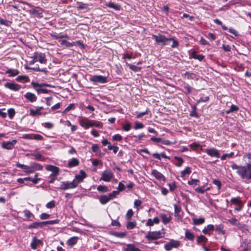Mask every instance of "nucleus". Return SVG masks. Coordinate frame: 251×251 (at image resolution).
Returning <instances> with one entry per match:
<instances>
[{
	"label": "nucleus",
	"instance_id": "obj_28",
	"mask_svg": "<svg viewBox=\"0 0 251 251\" xmlns=\"http://www.w3.org/2000/svg\"><path fill=\"white\" fill-rule=\"evenodd\" d=\"M160 217L162 219L163 223L164 224H168L172 219L171 216H167L166 214H161L160 215Z\"/></svg>",
	"mask_w": 251,
	"mask_h": 251
},
{
	"label": "nucleus",
	"instance_id": "obj_24",
	"mask_svg": "<svg viewBox=\"0 0 251 251\" xmlns=\"http://www.w3.org/2000/svg\"><path fill=\"white\" fill-rule=\"evenodd\" d=\"M78 240V237L76 236H74L73 237L70 238L67 242V244L68 246L70 247H73L75 245Z\"/></svg>",
	"mask_w": 251,
	"mask_h": 251
},
{
	"label": "nucleus",
	"instance_id": "obj_32",
	"mask_svg": "<svg viewBox=\"0 0 251 251\" xmlns=\"http://www.w3.org/2000/svg\"><path fill=\"white\" fill-rule=\"evenodd\" d=\"M185 236L186 239L191 241H193L195 238V236L193 233L188 230H186L185 232Z\"/></svg>",
	"mask_w": 251,
	"mask_h": 251
},
{
	"label": "nucleus",
	"instance_id": "obj_44",
	"mask_svg": "<svg viewBox=\"0 0 251 251\" xmlns=\"http://www.w3.org/2000/svg\"><path fill=\"white\" fill-rule=\"evenodd\" d=\"M207 184V183H206V184L203 185L202 186H200V187H198L197 188H196V189H195L196 192H197V193H200V194L204 193V192L205 191V187Z\"/></svg>",
	"mask_w": 251,
	"mask_h": 251
},
{
	"label": "nucleus",
	"instance_id": "obj_43",
	"mask_svg": "<svg viewBox=\"0 0 251 251\" xmlns=\"http://www.w3.org/2000/svg\"><path fill=\"white\" fill-rule=\"evenodd\" d=\"M127 66L129 67L130 70L135 72H138L141 69V67H138L131 64H128Z\"/></svg>",
	"mask_w": 251,
	"mask_h": 251
},
{
	"label": "nucleus",
	"instance_id": "obj_55",
	"mask_svg": "<svg viewBox=\"0 0 251 251\" xmlns=\"http://www.w3.org/2000/svg\"><path fill=\"white\" fill-rule=\"evenodd\" d=\"M212 183L217 186L218 190H220L221 188L222 183L219 180L213 179Z\"/></svg>",
	"mask_w": 251,
	"mask_h": 251
},
{
	"label": "nucleus",
	"instance_id": "obj_58",
	"mask_svg": "<svg viewBox=\"0 0 251 251\" xmlns=\"http://www.w3.org/2000/svg\"><path fill=\"white\" fill-rule=\"evenodd\" d=\"M7 112H8L9 117L11 119H12L13 118V117L14 116V115H15V113L14 109H13V108L9 109L8 110Z\"/></svg>",
	"mask_w": 251,
	"mask_h": 251
},
{
	"label": "nucleus",
	"instance_id": "obj_17",
	"mask_svg": "<svg viewBox=\"0 0 251 251\" xmlns=\"http://www.w3.org/2000/svg\"><path fill=\"white\" fill-rule=\"evenodd\" d=\"M16 165L17 167L23 169L26 174H30L32 173V171L30 168V165L27 166L26 165L21 164L20 163H17Z\"/></svg>",
	"mask_w": 251,
	"mask_h": 251
},
{
	"label": "nucleus",
	"instance_id": "obj_1",
	"mask_svg": "<svg viewBox=\"0 0 251 251\" xmlns=\"http://www.w3.org/2000/svg\"><path fill=\"white\" fill-rule=\"evenodd\" d=\"M233 170H236V173L241 178L245 180L251 179V164L248 163L246 166H238L233 163L231 166Z\"/></svg>",
	"mask_w": 251,
	"mask_h": 251
},
{
	"label": "nucleus",
	"instance_id": "obj_31",
	"mask_svg": "<svg viewBox=\"0 0 251 251\" xmlns=\"http://www.w3.org/2000/svg\"><path fill=\"white\" fill-rule=\"evenodd\" d=\"M106 6L116 10H119L121 9V6L120 5L115 4L112 2H110L106 4Z\"/></svg>",
	"mask_w": 251,
	"mask_h": 251
},
{
	"label": "nucleus",
	"instance_id": "obj_26",
	"mask_svg": "<svg viewBox=\"0 0 251 251\" xmlns=\"http://www.w3.org/2000/svg\"><path fill=\"white\" fill-rule=\"evenodd\" d=\"M160 222L159 219L158 217H155L153 219H148L147 223V226H152L154 224H158Z\"/></svg>",
	"mask_w": 251,
	"mask_h": 251
},
{
	"label": "nucleus",
	"instance_id": "obj_63",
	"mask_svg": "<svg viewBox=\"0 0 251 251\" xmlns=\"http://www.w3.org/2000/svg\"><path fill=\"white\" fill-rule=\"evenodd\" d=\"M130 128L131 125L129 123H127L123 125V129L126 131H129L130 129Z\"/></svg>",
	"mask_w": 251,
	"mask_h": 251
},
{
	"label": "nucleus",
	"instance_id": "obj_48",
	"mask_svg": "<svg viewBox=\"0 0 251 251\" xmlns=\"http://www.w3.org/2000/svg\"><path fill=\"white\" fill-rule=\"evenodd\" d=\"M61 45L65 46L67 47H71L74 46V44L70 43L65 40H63L61 41Z\"/></svg>",
	"mask_w": 251,
	"mask_h": 251
},
{
	"label": "nucleus",
	"instance_id": "obj_6",
	"mask_svg": "<svg viewBox=\"0 0 251 251\" xmlns=\"http://www.w3.org/2000/svg\"><path fill=\"white\" fill-rule=\"evenodd\" d=\"M180 245V242L179 241L172 239L164 245V248L167 251H170L173 248H178Z\"/></svg>",
	"mask_w": 251,
	"mask_h": 251
},
{
	"label": "nucleus",
	"instance_id": "obj_46",
	"mask_svg": "<svg viewBox=\"0 0 251 251\" xmlns=\"http://www.w3.org/2000/svg\"><path fill=\"white\" fill-rule=\"evenodd\" d=\"M238 109H239V108L236 105H234V104H232L230 106V109L226 111V113L227 114H229V113H230L231 112L236 111Z\"/></svg>",
	"mask_w": 251,
	"mask_h": 251
},
{
	"label": "nucleus",
	"instance_id": "obj_21",
	"mask_svg": "<svg viewBox=\"0 0 251 251\" xmlns=\"http://www.w3.org/2000/svg\"><path fill=\"white\" fill-rule=\"evenodd\" d=\"M79 164V161L76 158H73L69 161L68 166L70 168H72L78 166Z\"/></svg>",
	"mask_w": 251,
	"mask_h": 251
},
{
	"label": "nucleus",
	"instance_id": "obj_40",
	"mask_svg": "<svg viewBox=\"0 0 251 251\" xmlns=\"http://www.w3.org/2000/svg\"><path fill=\"white\" fill-rule=\"evenodd\" d=\"M191 171L189 167H187L184 170L181 172L180 176L181 177H184L186 175H189L191 173Z\"/></svg>",
	"mask_w": 251,
	"mask_h": 251
},
{
	"label": "nucleus",
	"instance_id": "obj_37",
	"mask_svg": "<svg viewBox=\"0 0 251 251\" xmlns=\"http://www.w3.org/2000/svg\"><path fill=\"white\" fill-rule=\"evenodd\" d=\"M174 208L175 216L180 218L181 216L179 215V213L181 210V207L179 205L175 204H174Z\"/></svg>",
	"mask_w": 251,
	"mask_h": 251
},
{
	"label": "nucleus",
	"instance_id": "obj_14",
	"mask_svg": "<svg viewBox=\"0 0 251 251\" xmlns=\"http://www.w3.org/2000/svg\"><path fill=\"white\" fill-rule=\"evenodd\" d=\"M17 142V141L16 140H13L9 142H3L1 144V147L6 150H12Z\"/></svg>",
	"mask_w": 251,
	"mask_h": 251
},
{
	"label": "nucleus",
	"instance_id": "obj_47",
	"mask_svg": "<svg viewBox=\"0 0 251 251\" xmlns=\"http://www.w3.org/2000/svg\"><path fill=\"white\" fill-rule=\"evenodd\" d=\"M59 220H50V221H45L44 222V226H47L48 225H54L58 223Z\"/></svg>",
	"mask_w": 251,
	"mask_h": 251
},
{
	"label": "nucleus",
	"instance_id": "obj_16",
	"mask_svg": "<svg viewBox=\"0 0 251 251\" xmlns=\"http://www.w3.org/2000/svg\"><path fill=\"white\" fill-rule=\"evenodd\" d=\"M80 126L85 128H88L91 127V120H89L87 118H83L79 120Z\"/></svg>",
	"mask_w": 251,
	"mask_h": 251
},
{
	"label": "nucleus",
	"instance_id": "obj_15",
	"mask_svg": "<svg viewBox=\"0 0 251 251\" xmlns=\"http://www.w3.org/2000/svg\"><path fill=\"white\" fill-rule=\"evenodd\" d=\"M30 165L32 171V173L36 171L42 170L43 168V166L41 164L34 162H31Z\"/></svg>",
	"mask_w": 251,
	"mask_h": 251
},
{
	"label": "nucleus",
	"instance_id": "obj_49",
	"mask_svg": "<svg viewBox=\"0 0 251 251\" xmlns=\"http://www.w3.org/2000/svg\"><path fill=\"white\" fill-rule=\"evenodd\" d=\"M136 225V223L135 222H129L127 224L126 227L128 229H131L135 227Z\"/></svg>",
	"mask_w": 251,
	"mask_h": 251
},
{
	"label": "nucleus",
	"instance_id": "obj_56",
	"mask_svg": "<svg viewBox=\"0 0 251 251\" xmlns=\"http://www.w3.org/2000/svg\"><path fill=\"white\" fill-rule=\"evenodd\" d=\"M55 201L53 200L50 201V202L47 203L46 204V207L48 208H50V209L54 208L55 207Z\"/></svg>",
	"mask_w": 251,
	"mask_h": 251
},
{
	"label": "nucleus",
	"instance_id": "obj_2",
	"mask_svg": "<svg viewBox=\"0 0 251 251\" xmlns=\"http://www.w3.org/2000/svg\"><path fill=\"white\" fill-rule=\"evenodd\" d=\"M31 58L32 60L29 62V65H33L37 61H39L41 64L46 63L47 62L46 55L44 53L35 52Z\"/></svg>",
	"mask_w": 251,
	"mask_h": 251
},
{
	"label": "nucleus",
	"instance_id": "obj_23",
	"mask_svg": "<svg viewBox=\"0 0 251 251\" xmlns=\"http://www.w3.org/2000/svg\"><path fill=\"white\" fill-rule=\"evenodd\" d=\"M41 243V241L36 237L33 238L32 241L30 244L31 248L33 250H36L38 246Z\"/></svg>",
	"mask_w": 251,
	"mask_h": 251
},
{
	"label": "nucleus",
	"instance_id": "obj_36",
	"mask_svg": "<svg viewBox=\"0 0 251 251\" xmlns=\"http://www.w3.org/2000/svg\"><path fill=\"white\" fill-rule=\"evenodd\" d=\"M223 225H220L216 226L215 230L218 234L224 235L225 233V231L223 229Z\"/></svg>",
	"mask_w": 251,
	"mask_h": 251
},
{
	"label": "nucleus",
	"instance_id": "obj_13",
	"mask_svg": "<svg viewBox=\"0 0 251 251\" xmlns=\"http://www.w3.org/2000/svg\"><path fill=\"white\" fill-rule=\"evenodd\" d=\"M4 87L6 88L9 89L11 90L14 91H18L21 88V86L18 84L12 83V82H7L4 84Z\"/></svg>",
	"mask_w": 251,
	"mask_h": 251
},
{
	"label": "nucleus",
	"instance_id": "obj_50",
	"mask_svg": "<svg viewBox=\"0 0 251 251\" xmlns=\"http://www.w3.org/2000/svg\"><path fill=\"white\" fill-rule=\"evenodd\" d=\"M146 136L145 134L143 133L139 134L138 135H134L133 137L135 138V141L136 142H140L143 137H145Z\"/></svg>",
	"mask_w": 251,
	"mask_h": 251
},
{
	"label": "nucleus",
	"instance_id": "obj_25",
	"mask_svg": "<svg viewBox=\"0 0 251 251\" xmlns=\"http://www.w3.org/2000/svg\"><path fill=\"white\" fill-rule=\"evenodd\" d=\"M44 226V222H40L33 223L29 226L28 227L29 228H42Z\"/></svg>",
	"mask_w": 251,
	"mask_h": 251
},
{
	"label": "nucleus",
	"instance_id": "obj_9",
	"mask_svg": "<svg viewBox=\"0 0 251 251\" xmlns=\"http://www.w3.org/2000/svg\"><path fill=\"white\" fill-rule=\"evenodd\" d=\"M113 177V174L111 171L105 170L102 172L100 180L106 182H109Z\"/></svg>",
	"mask_w": 251,
	"mask_h": 251
},
{
	"label": "nucleus",
	"instance_id": "obj_59",
	"mask_svg": "<svg viewBox=\"0 0 251 251\" xmlns=\"http://www.w3.org/2000/svg\"><path fill=\"white\" fill-rule=\"evenodd\" d=\"M75 107V104L74 103H71L65 109L63 112L66 113L69 112L70 110L74 109Z\"/></svg>",
	"mask_w": 251,
	"mask_h": 251
},
{
	"label": "nucleus",
	"instance_id": "obj_3",
	"mask_svg": "<svg viewBox=\"0 0 251 251\" xmlns=\"http://www.w3.org/2000/svg\"><path fill=\"white\" fill-rule=\"evenodd\" d=\"M152 38L154 39L156 43L162 46L167 44V41H169V39L166 38L164 35L161 34L152 35Z\"/></svg>",
	"mask_w": 251,
	"mask_h": 251
},
{
	"label": "nucleus",
	"instance_id": "obj_10",
	"mask_svg": "<svg viewBox=\"0 0 251 251\" xmlns=\"http://www.w3.org/2000/svg\"><path fill=\"white\" fill-rule=\"evenodd\" d=\"M151 174L159 181H163L164 182L166 181V178L164 176L155 169L152 170Z\"/></svg>",
	"mask_w": 251,
	"mask_h": 251
},
{
	"label": "nucleus",
	"instance_id": "obj_61",
	"mask_svg": "<svg viewBox=\"0 0 251 251\" xmlns=\"http://www.w3.org/2000/svg\"><path fill=\"white\" fill-rule=\"evenodd\" d=\"M144 127V125L142 123H139L138 122H136L134 126V129L137 130L139 129H141Z\"/></svg>",
	"mask_w": 251,
	"mask_h": 251
},
{
	"label": "nucleus",
	"instance_id": "obj_29",
	"mask_svg": "<svg viewBox=\"0 0 251 251\" xmlns=\"http://www.w3.org/2000/svg\"><path fill=\"white\" fill-rule=\"evenodd\" d=\"M125 251H141L139 248H136L133 244H127L125 249Z\"/></svg>",
	"mask_w": 251,
	"mask_h": 251
},
{
	"label": "nucleus",
	"instance_id": "obj_27",
	"mask_svg": "<svg viewBox=\"0 0 251 251\" xmlns=\"http://www.w3.org/2000/svg\"><path fill=\"white\" fill-rule=\"evenodd\" d=\"M5 73L8 74L9 77H12L18 75L19 71L17 69H9L6 71Z\"/></svg>",
	"mask_w": 251,
	"mask_h": 251
},
{
	"label": "nucleus",
	"instance_id": "obj_11",
	"mask_svg": "<svg viewBox=\"0 0 251 251\" xmlns=\"http://www.w3.org/2000/svg\"><path fill=\"white\" fill-rule=\"evenodd\" d=\"M46 170L48 171L52 172L50 176H56L59 172V168L56 166L48 165L46 167Z\"/></svg>",
	"mask_w": 251,
	"mask_h": 251
},
{
	"label": "nucleus",
	"instance_id": "obj_54",
	"mask_svg": "<svg viewBox=\"0 0 251 251\" xmlns=\"http://www.w3.org/2000/svg\"><path fill=\"white\" fill-rule=\"evenodd\" d=\"M199 182V180H198L197 179H193L191 180H189L188 181V183L190 185L196 186L198 184Z\"/></svg>",
	"mask_w": 251,
	"mask_h": 251
},
{
	"label": "nucleus",
	"instance_id": "obj_35",
	"mask_svg": "<svg viewBox=\"0 0 251 251\" xmlns=\"http://www.w3.org/2000/svg\"><path fill=\"white\" fill-rule=\"evenodd\" d=\"M16 80L19 82H28L29 80V77L26 75H20L16 78Z\"/></svg>",
	"mask_w": 251,
	"mask_h": 251
},
{
	"label": "nucleus",
	"instance_id": "obj_51",
	"mask_svg": "<svg viewBox=\"0 0 251 251\" xmlns=\"http://www.w3.org/2000/svg\"><path fill=\"white\" fill-rule=\"evenodd\" d=\"M91 126H96L97 127H101L102 124L99 122H95L91 120Z\"/></svg>",
	"mask_w": 251,
	"mask_h": 251
},
{
	"label": "nucleus",
	"instance_id": "obj_60",
	"mask_svg": "<svg viewBox=\"0 0 251 251\" xmlns=\"http://www.w3.org/2000/svg\"><path fill=\"white\" fill-rule=\"evenodd\" d=\"M231 202L232 204L240 205L241 204V201L237 198H233L231 200Z\"/></svg>",
	"mask_w": 251,
	"mask_h": 251
},
{
	"label": "nucleus",
	"instance_id": "obj_33",
	"mask_svg": "<svg viewBox=\"0 0 251 251\" xmlns=\"http://www.w3.org/2000/svg\"><path fill=\"white\" fill-rule=\"evenodd\" d=\"M35 91L37 92L38 95L40 94H48L50 92V90L42 88L41 87H37L36 88H34Z\"/></svg>",
	"mask_w": 251,
	"mask_h": 251
},
{
	"label": "nucleus",
	"instance_id": "obj_19",
	"mask_svg": "<svg viewBox=\"0 0 251 251\" xmlns=\"http://www.w3.org/2000/svg\"><path fill=\"white\" fill-rule=\"evenodd\" d=\"M44 109V107H38L36 109H30V115L32 116H35L36 115H41L42 113L40 111Z\"/></svg>",
	"mask_w": 251,
	"mask_h": 251
},
{
	"label": "nucleus",
	"instance_id": "obj_5",
	"mask_svg": "<svg viewBox=\"0 0 251 251\" xmlns=\"http://www.w3.org/2000/svg\"><path fill=\"white\" fill-rule=\"evenodd\" d=\"M89 80L94 83H104L107 82V77L100 75H95L91 77Z\"/></svg>",
	"mask_w": 251,
	"mask_h": 251
},
{
	"label": "nucleus",
	"instance_id": "obj_7",
	"mask_svg": "<svg viewBox=\"0 0 251 251\" xmlns=\"http://www.w3.org/2000/svg\"><path fill=\"white\" fill-rule=\"evenodd\" d=\"M79 173V174L75 176V178L73 179V181H75L76 186L79 183L83 182L84 179L87 177V174L83 170H80Z\"/></svg>",
	"mask_w": 251,
	"mask_h": 251
},
{
	"label": "nucleus",
	"instance_id": "obj_38",
	"mask_svg": "<svg viewBox=\"0 0 251 251\" xmlns=\"http://www.w3.org/2000/svg\"><path fill=\"white\" fill-rule=\"evenodd\" d=\"M174 159L177 161V163L175 164L177 167H180L184 163V160L180 157L175 156H174Z\"/></svg>",
	"mask_w": 251,
	"mask_h": 251
},
{
	"label": "nucleus",
	"instance_id": "obj_22",
	"mask_svg": "<svg viewBox=\"0 0 251 251\" xmlns=\"http://www.w3.org/2000/svg\"><path fill=\"white\" fill-rule=\"evenodd\" d=\"M185 77L189 79H193L197 80L199 79V75L196 74L186 72L184 74Z\"/></svg>",
	"mask_w": 251,
	"mask_h": 251
},
{
	"label": "nucleus",
	"instance_id": "obj_52",
	"mask_svg": "<svg viewBox=\"0 0 251 251\" xmlns=\"http://www.w3.org/2000/svg\"><path fill=\"white\" fill-rule=\"evenodd\" d=\"M161 143L165 145H173L176 143V141L171 142L168 140L162 139Z\"/></svg>",
	"mask_w": 251,
	"mask_h": 251
},
{
	"label": "nucleus",
	"instance_id": "obj_12",
	"mask_svg": "<svg viewBox=\"0 0 251 251\" xmlns=\"http://www.w3.org/2000/svg\"><path fill=\"white\" fill-rule=\"evenodd\" d=\"M204 152L211 157L219 158L220 156V154L218 150L214 148L206 149L204 150Z\"/></svg>",
	"mask_w": 251,
	"mask_h": 251
},
{
	"label": "nucleus",
	"instance_id": "obj_62",
	"mask_svg": "<svg viewBox=\"0 0 251 251\" xmlns=\"http://www.w3.org/2000/svg\"><path fill=\"white\" fill-rule=\"evenodd\" d=\"M30 13L34 15H40L42 13V10H36V9H32L30 10Z\"/></svg>",
	"mask_w": 251,
	"mask_h": 251
},
{
	"label": "nucleus",
	"instance_id": "obj_30",
	"mask_svg": "<svg viewBox=\"0 0 251 251\" xmlns=\"http://www.w3.org/2000/svg\"><path fill=\"white\" fill-rule=\"evenodd\" d=\"M31 85L33 86V88H36L37 87H41L47 86V87H51V85L48 84L46 83H38L37 82H32L31 83Z\"/></svg>",
	"mask_w": 251,
	"mask_h": 251
},
{
	"label": "nucleus",
	"instance_id": "obj_39",
	"mask_svg": "<svg viewBox=\"0 0 251 251\" xmlns=\"http://www.w3.org/2000/svg\"><path fill=\"white\" fill-rule=\"evenodd\" d=\"M192 57L193 58L198 59L199 61H202L204 58V56L202 54H198L195 52L192 53Z\"/></svg>",
	"mask_w": 251,
	"mask_h": 251
},
{
	"label": "nucleus",
	"instance_id": "obj_57",
	"mask_svg": "<svg viewBox=\"0 0 251 251\" xmlns=\"http://www.w3.org/2000/svg\"><path fill=\"white\" fill-rule=\"evenodd\" d=\"M133 210L130 209H129L126 214V218L127 220H129L131 219V218L132 217V216H133Z\"/></svg>",
	"mask_w": 251,
	"mask_h": 251
},
{
	"label": "nucleus",
	"instance_id": "obj_53",
	"mask_svg": "<svg viewBox=\"0 0 251 251\" xmlns=\"http://www.w3.org/2000/svg\"><path fill=\"white\" fill-rule=\"evenodd\" d=\"M233 155H234V152H231L230 153H228V154H227V153L224 154V155H223L222 156V157H221V159L222 160H224L226 159V158L227 157L231 158Z\"/></svg>",
	"mask_w": 251,
	"mask_h": 251
},
{
	"label": "nucleus",
	"instance_id": "obj_45",
	"mask_svg": "<svg viewBox=\"0 0 251 251\" xmlns=\"http://www.w3.org/2000/svg\"><path fill=\"white\" fill-rule=\"evenodd\" d=\"M97 190L99 192L102 193H105L108 191V188L106 186L103 185H99L97 187Z\"/></svg>",
	"mask_w": 251,
	"mask_h": 251
},
{
	"label": "nucleus",
	"instance_id": "obj_4",
	"mask_svg": "<svg viewBox=\"0 0 251 251\" xmlns=\"http://www.w3.org/2000/svg\"><path fill=\"white\" fill-rule=\"evenodd\" d=\"M75 181H62L60 186V189L62 190H66L67 189H73L77 186L75 182Z\"/></svg>",
	"mask_w": 251,
	"mask_h": 251
},
{
	"label": "nucleus",
	"instance_id": "obj_8",
	"mask_svg": "<svg viewBox=\"0 0 251 251\" xmlns=\"http://www.w3.org/2000/svg\"><path fill=\"white\" fill-rule=\"evenodd\" d=\"M161 237L160 231H149L146 236V238L149 240L157 239Z\"/></svg>",
	"mask_w": 251,
	"mask_h": 251
},
{
	"label": "nucleus",
	"instance_id": "obj_34",
	"mask_svg": "<svg viewBox=\"0 0 251 251\" xmlns=\"http://www.w3.org/2000/svg\"><path fill=\"white\" fill-rule=\"evenodd\" d=\"M205 219L203 218H200L198 219L197 218H193V224L195 225H199L202 224L204 223Z\"/></svg>",
	"mask_w": 251,
	"mask_h": 251
},
{
	"label": "nucleus",
	"instance_id": "obj_42",
	"mask_svg": "<svg viewBox=\"0 0 251 251\" xmlns=\"http://www.w3.org/2000/svg\"><path fill=\"white\" fill-rule=\"evenodd\" d=\"M112 235H113L115 237H119V238H124L125 237L126 233V232H113L111 234Z\"/></svg>",
	"mask_w": 251,
	"mask_h": 251
},
{
	"label": "nucleus",
	"instance_id": "obj_64",
	"mask_svg": "<svg viewBox=\"0 0 251 251\" xmlns=\"http://www.w3.org/2000/svg\"><path fill=\"white\" fill-rule=\"evenodd\" d=\"M42 125L45 127H46L48 129H51L53 126V124L50 122H46V123L43 124Z\"/></svg>",
	"mask_w": 251,
	"mask_h": 251
},
{
	"label": "nucleus",
	"instance_id": "obj_18",
	"mask_svg": "<svg viewBox=\"0 0 251 251\" xmlns=\"http://www.w3.org/2000/svg\"><path fill=\"white\" fill-rule=\"evenodd\" d=\"M24 97L25 98V99L28 100L29 101L31 102H34L36 101L37 98L35 95L33 93H30V92H27L26 93Z\"/></svg>",
	"mask_w": 251,
	"mask_h": 251
},
{
	"label": "nucleus",
	"instance_id": "obj_20",
	"mask_svg": "<svg viewBox=\"0 0 251 251\" xmlns=\"http://www.w3.org/2000/svg\"><path fill=\"white\" fill-rule=\"evenodd\" d=\"M100 201L102 204H105L107 203L109 201L111 200V198L109 196V194L108 195H102L100 197Z\"/></svg>",
	"mask_w": 251,
	"mask_h": 251
},
{
	"label": "nucleus",
	"instance_id": "obj_41",
	"mask_svg": "<svg viewBox=\"0 0 251 251\" xmlns=\"http://www.w3.org/2000/svg\"><path fill=\"white\" fill-rule=\"evenodd\" d=\"M197 243L198 244H200L201 242L205 243L207 241V238L204 236L203 235L199 236L197 238Z\"/></svg>",
	"mask_w": 251,
	"mask_h": 251
}]
</instances>
